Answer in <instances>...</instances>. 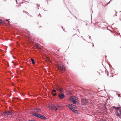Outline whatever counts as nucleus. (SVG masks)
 <instances>
[{
  "label": "nucleus",
  "instance_id": "nucleus-1",
  "mask_svg": "<svg viewBox=\"0 0 121 121\" xmlns=\"http://www.w3.org/2000/svg\"><path fill=\"white\" fill-rule=\"evenodd\" d=\"M57 68L58 70L60 72H63L65 70V66L64 65H57Z\"/></svg>",
  "mask_w": 121,
  "mask_h": 121
},
{
  "label": "nucleus",
  "instance_id": "nucleus-2",
  "mask_svg": "<svg viewBox=\"0 0 121 121\" xmlns=\"http://www.w3.org/2000/svg\"><path fill=\"white\" fill-rule=\"evenodd\" d=\"M48 108H49V109H51L53 111H56L57 110L56 106H55L53 105H50L48 106Z\"/></svg>",
  "mask_w": 121,
  "mask_h": 121
},
{
  "label": "nucleus",
  "instance_id": "nucleus-3",
  "mask_svg": "<svg viewBox=\"0 0 121 121\" xmlns=\"http://www.w3.org/2000/svg\"><path fill=\"white\" fill-rule=\"evenodd\" d=\"M70 99L71 100L72 102L73 103L75 104L77 102V97L75 96H72L70 97Z\"/></svg>",
  "mask_w": 121,
  "mask_h": 121
},
{
  "label": "nucleus",
  "instance_id": "nucleus-4",
  "mask_svg": "<svg viewBox=\"0 0 121 121\" xmlns=\"http://www.w3.org/2000/svg\"><path fill=\"white\" fill-rule=\"evenodd\" d=\"M56 89L57 91L61 93H63V91L62 88L60 86L57 85L56 86Z\"/></svg>",
  "mask_w": 121,
  "mask_h": 121
},
{
  "label": "nucleus",
  "instance_id": "nucleus-5",
  "mask_svg": "<svg viewBox=\"0 0 121 121\" xmlns=\"http://www.w3.org/2000/svg\"><path fill=\"white\" fill-rule=\"evenodd\" d=\"M88 103V100L86 99H82L81 101V104L84 105L87 104Z\"/></svg>",
  "mask_w": 121,
  "mask_h": 121
},
{
  "label": "nucleus",
  "instance_id": "nucleus-6",
  "mask_svg": "<svg viewBox=\"0 0 121 121\" xmlns=\"http://www.w3.org/2000/svg\"><path fill=\"white\" fill-rule=\"evenodd\" d=\"M58 97L60 99H63L65 97V95L62 93H61L58 94Z\"/></svg>",
  "mask_w": 121,
  "mask_h": 121
},
{
  "label": "nucleus",
  "instance_id": "nucleus-7",
  "mask_svg": "<svg viewBox=\"0 0 121 121\" xmlns=\"http://www.w3.org/2000/svg\"><path fill=\"white\" fill-rule=\"evenodd\" d=\"M121 110H119L117 111L116 112V115L119 118H121Z\"/></svg>",
  "mask_w": 121,
  "mask_h": 121
},
{
  "label": "nucleus",
  "instance_id": "nucleus-8",
  "mask_svg": "<svg viewBox=\"0 0 121 121\" xmlns=\"http://www.w3.org/2000/svg\"><path fill=\"white\" fill-rule=\"evenodd\" d=\"M35 47L37 48L41 49H42V47L41 46V45L38 43H36L35 44Z\"/></svg>",
  "mask_w": 121,
  "mask_h": 121
},
{
  "label": "nucleus",
  "instance_id": "nucleus-9",
  "mask_svg": "<svg viewBox=\"0 0 121 121\" xmlns=\"http://www.w3.org/2000/svg\"><path fill=\"white\" fill-rule=\"evenodd\" d=\"M33 115L34 116H35L36 117H38L40 118L41 115L40 114L36 113H34L33 114Z\"/></svg>",
  "mask_w": 121,
  "mask_h": 121
},
{
  "label": "nucleus",
  "instance_id": "nucleus-10",
  "mask_svg": "<svg viewBox=\"0 0 121 121\" xmlns=\"http://www.w3.org/2000/svg\"><path fill=\"white\" fill-rule=\"evenodd\" d=\"M112 107L116 110V112L119 110H121V108L120 107H116L114 106H112Z\"/></svg>",
  "mask_w": 121,
  "mask_h": 121
},
{
  "label": "nucleus",
  "instance_id": "nucleus-11",
  "mask_svg": "<svg viewBox=\"0 0 121 121\" xmlns=\"http://www.w3.org/2000/svg\"><path fill=\"white\" fill-rule=\"evenodd\" d=\"M5 112L8 116L9 115H11L12 114L13 112H12L11 111H6Z\"/></svg>",
  "mask_w": 121,
  "mask_h": 121
},
{
  "label": "nucleus",
  "instance_id": "nucleus-12",
  "mask_svg": "<svg viewBox=\"0 0 121 121\" xmlns=\"http://www.w3.org/2000/svg\"><path fill=\"white\" fill-rule=\"evenodd\" d=\"M2 114L3 115V117H4L5 118L7 117L8 116L7 115V114L6 112L2 113Z\"/></svg>",
  "mask_w": 121,
  "mask_h": 121
},
{
  "label": "nucleus",
  "instance_id": "nucleus-13",
  "mask_svg": "<svg viewBox=\"0 0 121 121\" xmlns=\"http://www.w3.org/2000/svg\"><path fill=\"white\" fill-rule=\"evenodd\" d=\"M69 109L70 110H72V111L73 112H74L76 113V112H77V111L76 110L74 109L73 108L71 107H69Z\"/></svg>",
  "mask_w": 121,
  "mask_h": 121
},
{
  "label": "nucleus",
  "instance_id": "nucleus-14",
  "mask_svg": "<svg viewBox=\"0 0 121 121\" xmlns=\"http://www.w3.org/2000/svg\"><path fill=\"white\" fill-rule=\"evenodd\" d=\"M74 17H75L76 19H77V18L75 16H74L73 15H71L70 16V19L71 20L73 19L74 18Z\"/></svg>",
  "mask_w": 121,
  "mask_h": 121
},
{
  "label": "nucleus",
  "instance_id": "nucleus-15",
  "mask_svg": "<svg viewBox=\"0 0 121 121\" xmlns=\"http://www.w3.org/2000/svg\"><path fill=\"white\" fill-rule=\"evenodd\" d=\"M34 111L36 112H38L40 111V109L39 108H37L36 109H34Z\"/></svg>",
  "mask_w": 121,
  "mask_h": 121
},
{
  "label": "nucleus",
  "instance_id": "nucleus-16",
  "mask_svg": "<svg viewBox=\"0 0 121 121\" xmlns=\"http://www.w3.org/2000/svg\"><path fill=\"white\" fill-rule=\"evenodd\" d=\"M88 46L89 47H90L92 46V47H94V45L92 43H89L88 44Z\"/></svg>",
  "mask_w": 121,
  "mask_h": 121
},
{
  "label": "nucleus",
  "instance_id": "nucleus-17",
  "mask_svg": "<svg viewBox=\"0 0 121 121\" xmlns=\"http://www.w3.org/2000/svg\"><path fill=\"white\" fill-rule=\"evenodd\" d=\"M41 119H43L44 120H46V117L43 115H42L41 116Z\"/></svg>",
  "mask_w": 121,
  "mask_h": 121
},
{
  "label": "nucleus",
  "instance_id": "nucleus-18",
  "mask_svg": "<svg viewBox=\"0 0 121 121\" xmlns=\"http://www.w3.org/2000/svg\"><path fill=\"white\" fill-rule=\"evenodd\" d=\"M17 118H16L15 117H12V118H11V120H12L17 121Z\"/></svg>",
  "mask_w": 121,
  "mask_h": 121
},
{
  "label": "nucleus",
  "instance_id": "nucleus-19",
  "mask_svg": "<svg viewBox=\"0 0 121 121\" xmlns=\"http://www.w3.org/2000/svg\"><path fill=\"white\" fill-rule=\"evenodd\" d=\"M75 106L74 105H73L72 104H69L68 105V106H67V107H69H69H74V106Z\"/></svg>",
  "mask_w": 121,
  "mask_h": 121
},
{
  "label": "nucleus",
  "instance_id": "nucleus-20",
  "mask_svg": "<svg viewBox=\"0 0 121 121\" xmlns=\"http://www.w3.org/2000/svg\"><path fill=\"white\" fill-rule=\"evenodd\" d=\"M4 22L1 19H0V24H3L4 23Z\"/></svg>",
  "mask_w": 121,
  "mask_h": 121
},
{
  "label": "nucleus",
  "instance_id": "nucleus-21",
  "mask_svg": "<svg viewBox=\"0 0 121 121\" xmlns=\"http://www.w3.org/2000/svg\"><path fill=\"white\" fill-rule=\"evenodd\" d=\"M56 108H57V109L58 110H60V106H59V105H56Z\"/></svg>",
  "mask_w": 121,
  "mask_h": 121
},
{
  "label": "nucleus",
  "instance_id": "nucleus-22",
  "mask_svg": "<svg viewBox=\"0 0 121 121\" xmlns=\"http://www.w3.org/2000/svg\"><path fill=\"white\" fill-rule=\"evenodd\" d=\"M31 61H32L33 64H35V62H34V60L33 59L31 58Z\"/></svg>",
  "mask_w": 121,
  "mask_h": 121
},
{
  "label": "nucleus",
  "instance_id": "nucleus-23",
  "mask_svg": "<svg viewBox=\"0 0 121 121\" xmlns=\"http://www.w3.org/2000/svg\"><path fill=\"white\" fill-rule=\"evenodd\" d=\"M3 115H2H2H1L0 116V119H3L4 118H5L4 117H3Z\"/></svg>",
  "mask_w": 121,
  "mask_h": 121
},
{
  "label": "nucleus",
  "instance_id": "nucleus-24",
  "mask_svg": "<svg viewBox=\"0 0 121 121\" xmlns=\"http://www.w3.org/2000/svg\"><path fill=\"white\" fill-rule=\"evenodd\" d=\"M51 93L53 95V96H55L56 95V94L55 93H54L53 92H52Z\"/></svg>",
  "mask_w": 121,
  "mask_h": 121
},
{
  "label": "nucleus",
  "instance_id": "nucleus-25",
  "mask_svg": "<svg viewBox=\"0 0 121 121\" xmlns=\"http://www.w3.org/2000/svg\"><path fill=\"white\" fill-rule=\"evenodd\" d=\"M56 91V90H55L53 89L52 90V91L53 93H55Z\"/></svg>",
  "mask_w": 121,
  "mask_h": 121
},
{
  "label": "nucleus",
  "instance_id": "nucleus-26",
  "mask_svg": "<svg viewBox=\"0 0 121 121\" xmlns=\"http://www.w3.org/2000/svg\"><path fill=\"white\" fill-rule=\"evenodd\" d=\"M6 21H7L9 23V21L8 20H7H7H6Z\"/></svg>",
  "mask_w": 121,
  "mask_h": 121
},
{
  "label": "nucleus",
  "instance_id": "nucleus-27",
  "mask_svg": "<svg viewBox=\"0 0 121 121\" xmlns=\"http://www.w3.org/2000/svg\"><path fill=\"white\" fill-rule=\"evenodd\" d=\"M23 13H25L26 14H27V12H24Z\"/></svg>",
  "mask_w": 121,
  "mask_h": 121
},
{
  "label": "nucleus",
  "instance_id": "nucleus-28",
  "mask_svg": "<svg viewBox=\"0 0 121 121\" xmlns=\"http://www.w3.org/2000/svg\"><path fill=\"white\" fill-rule=\"evenodd\" d=\"M32 121L31 120H30L29 121Z\"/></svg>",
  "mask_w": 121,
  "mask_h": 121
},
{
  "label": "nucleus",
  "instance_id": "nucleus-29",
  "mask_svg": "<svg viewBox=\"0 0 121 121\" xmlns=\"http://www.w3.org/2000/svg\"><path fill=\"white\" fill-rule=\"evenodd\" d=\"M15 0L16 1V2L17 4V0Z\"/></svg>",
  "mask_w": 121,
  "mask_h": 121
},
{
  "label": "nucleus",
  "instance_id": "nucleus-30",
  "mask_svg": "<svg viewBox=\"0 0 121 121\" xmlns=\"http://www.w3.org/2000/svg\"><path fill=\"white\" fill-rule=\"evenodd\" d=\"M74 36L73 35L72 36V37L73 38Z\"/></svg>",
  "mask_w": 121,
  "mask_h": 121
},
{
  "label": "nucleus",
  "instance_id": "nucleus-31",
  "mask_svg": "<svg viewBox=\"0 0 121 121\" xmlns=\"http://www.w3.org/2000/svg\"><path fill=\"white\" fill-rule=\"evenodd\" d=\"M120 95V94H119V95Z\"/></svg>",
  "mask_w": 121,
  "mask_h": 121
},
{
  "label": "nucleus",
  "instance_id": "nucleus-32",
  "mask_svg": "<svg viewBox=\"0 0 121 121\" xmlns=\"http://www.w3.org/2000/svg\"><path fill=\"white\" fill-rule=\"evenodd\" d=\"M121 17V15L120 16Z\"/></svg>",
  "mask_w": 121,
  "mask_h": 121
}]
</instances>
